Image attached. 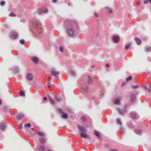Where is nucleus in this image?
Returning <instances> with one entry per match:
<instances>
[{
  "label": "nucleus",
  "instance_id": "60",
  "mask_svg": "<svg viewBox=\"0 0 151 151\" xmlns=\"http://www.w3.org/2000/svg\"><path fill=\"white\" fill-rule=\"evenodd\" d=\"M123 85H124V84H122V86Z\"/></svg>",
  "mask_w": 151,
  "mask_h": 151
},
{
  "label": "nucleus",
  "instance_id": "23",
  "mask_svg": "<svg viewBox=\"0 0 151 151\" xmlns=\"http://www.w3.org/2000/svg\"><path fill=\"white\" fill-rule=\"evenodd\" d=\"M77 127L78 129L81 131H84L85 130V129L83 128L82 126H80V125H77Z\"/></svg>",
  "mask_w": 151,
  "mask_h": 151
},
{
  "label": "nucleus",
  "instance_id": "51",
  "mask_svg": "<svg viewBox=\"0 0 151 151\" xmlns=\"http://www.w3.org/2000/svg\"><path fill=\"white\" fill-rule=\"evenodd\" d=\"M47 99V98L46 97H45L44 98L43 100L44 101H46Z\"/></svg>",
  "mask_w": 151,
  "mask_h": 151
},
{
  "label": "nucleus",
  "instance_id": "58",
  "mask_svg": "<svg viewBox=\"0 0 151 151\" xmlns=\"http://www.w3.org/2000/svg\"><path fill=\"white\" fill-rule=\"evenodd\" d=\"M51 79V78H49V80H50Z\"/></svg>",
  "mask_w": 151,
  "mask_h": 151
},
{
  "label": "nucleus",
  "instance_id": "52",
  "mask_svg": "<svg viewBox=\"0 0 151 151\" xmlns=\"http://www.w3.org/2000/svg\"><path fill=\"white\" fill-rule=\"evenodd\" d=\"M106 66L107 67H109V65L108 64H106Z\"/></svg>",
  "mask_w": 151,
  "mask_h": 151
},
{
  "label": "nucleus",
  "instance_id": "57",
  "mask_svg": "<svg viewBox=\"0 0 151 151\" xmlns=\"http://www.w3.org/2000/svg\"><path fill=\"white\" fill-rule=\"evenodd\" d=\"M47 151H51L50 150H47Z\"/></svg>",
  "mask_w": 151,
  "mask_h": 151
},
{
  "label": "nucleus",
  "instance_id": "14",
  "mask_svg": "<svg viewBox=\"0 0 151 151\" xmlns=\"http://www.w3.org/2000/svg\"><path fill=\"white\" fill-rule=\"evenodd\" d=\"M32 60L35 63H37L38 61V58L36 57H32L31 58Z\"/></svg>",
  "mask_w": 151,
  "mask_h": 151
},
{
  "label": "nucleus",
  "instance_id": "4",
  "mask_svg": "<svg viewBox=\"0 0 151 151\" xmlns=\"http://www.w3.org/2000/svg\"><path fill=\"white\" fill-rule=\"evenodd\" d=\"M130 115L133 119H138L139 118V115L135 111H132L130 113Z\"/></svg>",
  "mask_w": 151,
  "mask_h": 151
},
{
  "label": "nucleus",
  "instance_id": "32",
  "mask_svg": "<svg viewBox=\"0 0 151 151\" xmlns=\"http://www.w3.org/2000/svg\"><path fill=\"white\" fill-rule=\"evenodd\" d=\"M19 95L21 96L24 97L25 96V93L23 91L20 92Z\"/></svg>",
  "mask_w": 151,
  "mask_h": 151
},
{
  "label": "nucleus",
  "instance_id": "54",
  "mask_svg": "<svg viewBox=\"0 0 151 151\" xmlns=\"http://www.w3.org/2000/svg\"><path fill=\"white\" fill-rule=\"evenodd\" d=\"M31 130H32V131H33L34 130V128H31Z\"/></svg>",
  "mask_w": 151,
  "mask_h": 151
},
{
  "label": "nucleus",
  "instance_id": "56",
  "mask_svg": "<svg viewBox=\"0 0 151 151\" xmlns=\"http://www.w3.org/2000/svg\"><path fill=\"white\" fill-rule=\"evenodd\" d=\"M1 101L0 99V105H1Z\"/></svg>",
  "mask_w": 151,
  "mask_h": 151
},
{
  "label": "nucleus",
  "instance_id": "15",
  "mask_svg": "<svg viewBox=\"0 0 151 151\" xmlns=\"http://www.w3.org/2000/svg\"><path fill=\"white\" fill-rule=\"evenodd\" d=\"M46 149V147L45 146L41 145L39 148L38 150L39 151H41L42 150H45Z\"/></svg>",
  "mask_w": 151,
  "mask_h": 151
},
{
  "label": "nucleus",
  "instance_id": "41",
  "mask_svg": "<svg viewBox=\"0 0 151 151\" xmlns=\"http://www.w3.org/2000/svg\"><path fill=\"white\" fill-rule=\"evenodd\" d=\"M20 42L22 44H24L25 42L24 40L23 39H22L20 40Z\"/></svg>",
  "mask_w": 151,
  "mask_h": 151
},
{
  "label": "nucleus",
  "instance_id": "47",
  "mask_svg": "<svg viewBox=\"0 0 151 151\" xmlns=\"http://www.w3.org/2000/svg\"><path fill=\"white\" fill-rule=\"evenodd\" d=\"M110 151H118L116 149H111L110 150Z\"/></svg>",
  "mask_w": 151,
  "mask_h": 151
},
{
  "label": "nucleus",
  "instance_id": "38",
  "mask_svg": "<svg viewBox=\"0 0 151 151\" xmlns=\"http://www.w3.org/2000/svg\"><path fill=\"white\" fill-rule=\"evenodd\" d=\"M116 122L117 123H118V124H119L120 125H122V123L119 119H117L116 120Z\"/></svg>",
  "mask_w": 151,
  "mask_h": 151
},
{
  "label": "nucleus",
  "instance_id": "29",
  "mask_svg": "<svg viewBox=\"0 0 151 151\" xmlns=\"http://www.w3.org/2000/svg\"><path fill=\"white\" fill-rule=\"evenodd\" d=\"M131 45V43L129 42L127 44L125 47V48L127 50L128 49L129 47H130V46Z\"/></svg>",
  "mask_w": 151,
  "mask_h": 151
},
{
  "label": "nucleus",
  "instance_id": "26",
  "mask_svg": "<svg viewBox=\"0 0 151 151\" xmlns=\"http://www.w3.org/2000/svg\"><path fill=\"white\" fill-rule=\"evenodd\" d=\"M39 140L40 142L42 144H44L45 142V139L42 138H40Z\"/></svg>",
  "mask_w": 151,
  "mask_h": 151
},
{
  "label": "nucleus",
  "instance_id": "25",
  "mask_svg": "<svg viewBox=\"0 0 151 151\" xmlns=\"http://www.w3.org/2000/svg\"><path fill=\"white\" fill-rule=\"evenodd\" d=\"M57 111H58V113L59 114H63L64 113V110L60 109V108H58L57 109Z\"/></svg>",
  "mask_w": 151,
  "mask_h": 151
},
{
  "label": "nucleus",
  "instance_id": "43",
  "mask_svg": "<svg viewBox=\"0 0 151 151\" xmlns=\"http://www.w3.org/2000/svg\"><path fill=\"white\" fill-rule=\"evenodd\" d=\"M5 3V1H2L1 2V5L2 6H3L4 5Z\"/></svg>",
  "mask_w": 151,
  "mask_h": 151
},
{
  "label": "nucleus",
  "instance_id": "10",
  "mask_svg": "<svg viewBox=\"0 0 151 151\" xmlns=\"http://www.w3.org/2000/svg\"><path fill=\"white\" fill-rule=\"evenodd\" d=\"M130 101L132 103H134L136 101L135 96L134 94H132L130 96Z\"/></svg>",
  "mask_w": 151,
  "mask_h": 151
},
{
  "label": "nucleus",
  "instance_id": "37",
  "mask_svg": "<svg viewBox=\"0 0 151 151\" xmlns=\"http://www.w3.org/2000/svg\"><path fill=\"white\" fill-rule=\"evenodd\" d=\"M9 16L12 17H15L16 16V14L12 12H11L9 14Z\"/></svg>",
  "mask_w": 151,
  "mask_h": 151
},
{
  "label": "nucleus",
  "instance_id": "61",
  "mask_svg": "<svg viewBox=\"0 0 151 151\" xmlns=\"http://www.w3.org/2000/svg\"><path fill=\"white\" fill-rule=\"evenodd\" d=\"M150 61H151V59L150 60Z\"/></svg>",
  "mask_w": 151,
  "mask_h": 151
},
{
  "label": "nucleus",
  "instance_id": "31",
  "mask_svg": "<svg viewBox=\"0 0 151 151\" xmlns=\"http://www.w3.org/2000/svg\"><path fill=\"white\" fill-rule=\"evenodd\" d=\"M81 119L82 121L84 122L86 121V117L84 116H82L81 117Z\"/></svg>",
  "mask_w": 151,
  "mask_h": 151
},
{
  "label": "nucleus",
  "instance_id": "49",
  "mask_svg": "<svg viewBox=\"0 0 151 151\" xmlns=\"http://www.w3.org/2000/svg\"><path fill=\"white\" fill-rule=\"evenodd\" d=\"M94 14H95V15L96 17H98V15L96 14V13L95 12L94 13Z\"/></svg>",
  "mask_w": 151,
  "mask_h": 151
},
{
  "label": "nucleus",
  "instance_id": "3",
  "mask_svg": "<svg viewBox=\"0 0 151 151\" xmlns=\"http://www.w3.org/2000/svg\"><path fill=\"white\" fill-rule=\"evenodd\" d=\"M50 72L52 75L55 76L56 77H57L58 76L59 73L58 71H56L55 69V68H52Z\"/></svg>",
  "mask_w": 151,
  "mask_h": 151
},
{
  "label": "nucleus",
  "instance_id": "53",
  "mask_svg": "<svg viewBox=\"0 0 151 151\" xmlns=\"http://www.w3.org/2000/svg\"><path fill=\"white\" fill-rule=\"evenodd\" d=\"M60 99H57V101H60Z\"/></svg>",
  "mask_w": 151,
  "mask_h": 151
},
{
  "label": "nucleus",
  "instance_id": "21",
  "mask_svg": "<svg viewBox=\"0 0 151 151\" xmlns=\"http://www.w3.org/2000/svg\"><path fill=\"white\" fill-rule=\"evenodd\" d=\"M68 115L67 113H63L61 116V117L63 118L66 119L68 118Z\"/></svg>",
  "mask_w": 151,
  "mask_h": 151
},
{
  "label": "nucleus",
  "instance_id": "42",
  "mask_svg": "<svg viewBox=\"0 0 151 151\" xmlns=\"http://www.w3.org/2000/svg\"><path fill=\"white\" fill-rule=\"evenodd\" d=\"M63 49H64V48L63 47H60V50L62 52H63Z\"/></svg>",
  "mask_w": 151,
  "mask_h": 151
},
{
  "label": "nucleus",
  "instance_id": "50",
  "mask_svg": "<svg viewBox=\"0 0 151 151\" xmlns=\"http://www.w3.org/2000/svg\"><path fill=\"white\" fill-rule=\"evenodd\" d=\"M57 1V0H52V1L53 3L56 2Z\"/></svg>",
  "mask_w": 151,
  "mask_h": 151
},
{
  "label": "nucleus",
  "instance_id": "5",
  "mask_svg": "<svg viewBox=\"0 0 151 151\" xmlns=\"http://www.w3.org/2000/svg\"><path fill=\"white\" fill-rule=\"evenodd\" d=\"M112 39L114 42L115 43H117L120 40L119 36L116 35H115L113 36L112 37Z\"/></svg>",
  "mask_w": 151,
  "mask_h": 151
},
{
  "label": "nucleus",
  "instance_id": "6",
  "mask_svg": "<svg viewBox=\"0 0 151 151\" xmlns=\"http://www.w3.org/2000/svg\"><path fill=\"white\" fill-rule=\"evenodd\" d=\"M33 26L35 27V28L36 29V31H37V32L39 34H40L42 33V32L41 31L42 30L41 28L38 26L37 24H36L35 23L33 24Z\"/></svg>",
  "mask_w": 151,
  "mask_h": 151
},
{
  "label": "nucleus",
  "instance_id": "28",
  "mask_svg": "<svg viewBox=\"0 0 151 151\" xmlns=\"http://www.w3.org/2000/svg\"><path fill=\"white\" fill-rule=\"evenodd\" d=\"M142 87L146 89L149 90L151 86H147L146 85H144L142 86Z\"/></svg>",
  "mask_w": 151,
  "mask_h": 151
},
{
  "label": "nucleus",
  "instance_id": "12",
  "mask_svg": "<svg viewBox=\"0 0 151 151\" xmlns=\"http://www.w3.org/2000/svg\"><path fill=\"white\" fill-rule=\"evenodd\" d=\"M16 116L17 119L20 120L23 118L24 115L22 114H19L16 115Z\"/></svg>",
  "mask_w": 151,
  "mask_h": 151
},
{
  "label": "nucleus",
  "instance_id": "44",
  "mask_svg": "<svg viewBox=\"0 0 151 151\" xmlns=\"http://www.w3.org/2000/svg\"><path fill=\"white\" fill-rule=\"evenodd\" d=\"M108 11L110 13H111L113 12L109 8L108 9Z\"/></svg>",
  "mask_w": 151,
  "mask_h": 151
},
{
  "label": "nucleus",
  "instance_id": "22",
  "mask_svg": "<svg viewBox=\"0 0 151 151\" xmlns=\"http://www.w3.org/2000/svg\"><path fill=\"white\" fill-rule=\"evenodd\" d=\"M36 132H37V134L42 137H44L45 136V134L43 132H40V131H37Z\"/></svg>",
  "mask_w": 151,
  "mask_h": 151
},
{
  "label": "nucleus",
  "instance_id": "34",
  "mask_svg": "<svg viewBox=\"0 0 151 151\" xmlns=\"http://www.w3.org/2000/svg\"><path fill=\"white\" fill-rule=\"evenodd\" d=\"M139 87V86L138 85H132L131 86V87L134 89H136L138 88Z\"/></svg>",
  "mask_w": 151,
  "mask_h": 151
},
{
  "label": "nucleus",
  "instance_id": "33",
  "mask_svg": "<svg viewBox=\"0 0 151 151\" xmlns=\"http://www.w3.org/2000/svg\"><path fill=\"white\" fill-rule=\"evenodd\" d=\"M70 73L71 75L72 76H74L75 75V71L73 70H70Z\"/></svg>",
  "mask_w": 151,
  "mask_h": 151
},
{
  "label": "nucleus",
  "instance_id": "48",
  "mask_svg": "<svg viewBox=\"0 0 151 151\" xmlns=\"http://www.w3.org/2000/svg\"><path fill=\"white\" fill-rule=\"evenodd\" d=\"M104 145L106 147H108V145L107 143H106L104 144Z\"/></svg>",
  "mask_w": 151,
  "mask_h": 151
},
{
  "label": "nucleus",
  "instance_id": "39",
  "mask_svg": "<svg viewBox=\"0 0 151 151\" xmlns=\"http://www.w3.org/2000/svg\"><path fill=\"white\" fill-rule=\"evenodd\" d=\"M24 126L25 127H29L31 126V124L30 123H29V124H24Z\"/></svg>",
  "mask_w": 151,
  "mask_h": 151
},
{
  "label": "nucleus",
  "instance_id": "17",
  "mask_svg": "<svg viewBox=\"0 0 151 151\" xmlns=\"http://www.w3.org/2000/svg\"><path fill=\"white\" fill-rule=\"evenodd\" d=\"M134 132L138 134H140L142 133V131L139 129H136L134 130Z\"/></svg>",
  "mask_w": 151,
  "mask_h": 151
},
{
  "label": "nucleus",
  "instance_id": "36",
  "mask_svg": "<svg viewBox=\"0 0 151 151\" xmlns=\"http://www.w3.org/2000/svg\"><path fill=\"white\" fill-rule=\"evenodd\" d=\"M150 2V4H151V0H145L144 1V3L145 4H146L148 2Z\"/></svg>",
  "mask_w": 151,
  "mask_h": 151
},
{
  "label": "nucleus",
  "instance_id": "55",
  "mask_svg": "<svg viewBox=\"0 0 151 151\" xmlns=\"http://www.w3.org/2000/svg\"><path fill=\"white\" fill-rule=\"evenodd\" d=\"M95 67V65H93V66H91V68H94Z\"/></svg>",
  "mask_w": 151,
  "mask_h": 151
},
{
  "label": "nucleus",
  "instance_id": "13",
  "mask_svg": "<svg viewBox=\"0 0 151 151\" xmlns=\"http://www.w3.org/2000/svg\"><path fill=\"white\" fill-rule=\"evenodd\" d=\"M17 36V34L16 32H13L12 33L11 37L12 38H16Z\"/></svg>",
  "mask_w": 151,
  "mask_h": 151
},
{
  "label": "nucleus",
  "instance_id": "45",
  "mask_svg": "<svg viewBox=\"0 0 151 151\" xmlns=\"http://www.w3.org/2000/svg\"><path fill=\"white\" fill-rule=\"evenodd\" d=\"M48 87L49 88H50V86H51V84L50 83H48Z\"/></svg>",
  "mask_w": 151,
  "mask_h": 151
},
{
  "label": "nucleus",
  "instance_id": "30",
  "mask_svg": "<svg viewBox=\"0 0 151 151\" xmlns=\"http://www.w3.org/2000/svg\"><path fill=\"white\" fill-rule=\"evenodd\" d=\"M14 72L15 73H18L19 72L18 68L17 67H15L14 68Z\"/></svg>",
  "mask_w": 151,
  "mask_h": 151
},
{
  "label": "nucleus",
  "instance_id": "7",
  "mask_svg": "<svg viewBox=\"0 0 151 151\" xmlns=\"http://www.w3.org/2000/svg\"><path fill=\"white\" fill-rule=\"evenodd\" d=\"M80 135L81 137L83 138H88V139H91V137L88 134H87L85 133L84 132H82L80 133Z\"/></svg>",
  "mask_w": 151,
  "mask_h": 151
},
{
  "label": "nucleus",
  "instance_id": "19",
  "mask_svg": "<svg viewBox=\"0 0 151 151\" xmlns=\"http://www.w3.org/2000/svg\"><path fill=\"white\" fill-rule=\"evenodd\" d=\"M88 84H90L91 83H92L93 82V80L89 76H88Z\"/></svg>",
  "mask_w": 151,
  "mask_h": 151
},
{
  "label": "nucleus",
  "instance_id": "20",
  "mask_svg": "<svg viewBox=\"0 0 151 151\" xmlns=\"http://www.w3.org/2000/svg\"><path fill=\"white\" fill-rule=\"evenodd\" d=\"M47 12V10L46 9L45 10L43 11L41 9H39L38 10V14H40L42 12L46 13Z\"/></svg>",
  "mask_w": 151,
  "mask_h": 151
},
{
  "label": "nucleus",
  "instance_id": "1",
  "mask_svg": "<svg viewBox=\"0 0 151 151\" xmlns=\"http://www.w3.org/2000/svg\"><path fill=\"white\" fill-rule=\"evenodd\" d=\"M78 23L76 21H71L67 23L65 28L69 36H72L74 35L75 29L78 27Z\"/></svg>",
  "mask_w": 151,
  "mask_h": 151
},
{
  "label": "nucleus",
  "instance_id": "9",
  "mask_svg": "<svg viewBox=\"0 0 151 151\" xmlns=\"http://www.w3.org/2000/svg\"><path fill=\"white\" fill-rule=\"evenodd\" d=\"M6 128V124L4 122L1 123L0 124V129L2 130H4Z\"/></svg>",
  "mask_w": 151,
  "mask_h": 151
},
{
  "label": "nucleus",
  "instance_id": "35",
  "mask_svg": "<svg viewBox=\"0 0 151 151\" xmlns=\"http://www.w3.org/2000/svg\"><path fill=\"white\" fill-rule=\"evenodd\" d=\"M150 48L148 47H146L145 48V50L146 52H148L150 50Z\"/></svg>",
  "mask_w": 151,
  "mask_h": 151
},
{
  "label": "nucleus",
  "instance_id": "24",
  "mask_svg": "<svg viewBox=\"0 0 151 151\" xmlns=\"http://www.w3.org/2000/svg\"><path fill=\"white\" fill-rule=\"evenodd\" d=\"M48 98L50 100V102L51 103L53 104H55V102L54 101V99H52L50 96H48Z\"/></svg>",
  "mask_w": 151,
  "mask_h": 151
},
{
  "label": "nucleus",
  "instance_id": "8",
  "mask_svg": "<svg viewBox=\"0 0 151 151\" xmlns=\"http://www.w3.org/2000/svg\"><path fill=\"white\" fill-rule=\"evenodd\" d=\"M33 76L30 73H29L27 74L26 78L29 81H32L33 79Z\"/></svg>",
  "mask_w": 151,
  "mask_h": 151
},
{
  "label": "nucleus",
  "instance_id": "27",
  "mask_svg": "<svg viewBox=\"0 0 151 151\" xmlns=\"http://www.w3.org/2000/svg\"><path fill=\"white\" fill-rule=\"evenodd\" d=\"M93 133L97 137H99L100 134L99 132L95 130L93 132Z\"/></svg>",
  "mask_w": 151,
  "mask_h": 151
},
{
  "label": "nucleus",
  "instance_id": "59",
  "mask_svg": "<svg viewBox=\"0 0 151 151\" xmlns=\"http://www.w3.org/2000/svg\"><path fill=\"white\" fill-rule=\"evenodd\" d=\"M68 5H69V6H70V4H69V3L68 4Z\"/></svg>",
  "mask_w": 151,
  "mask_h": 151
},
{
  "label": "nucleus",
  "instance_id": "18",
  "mask_svg": "<svg viewBox=\"0 0 151 151\" xmlns=\"http://www.w3.org/2000/svg\"><path fill=\"white\" fill-rule=\"evenodd\" d=\"M122 99L119 98V99H117L114 101V103L116 104H118L120 103V100H121Z\"/></svg>",
  "mask_w": 151,
  "mask_h": 151
},
{
  "label": "nucleus",
  "instance_id": "2",
  "mask_svg": "<svg viewBox=\"0 0 151 151\" xmlns=\"http://www.w3.org/2000/svg\"><path fill=\"white\" fill-rule=\"evenodd\" d=\"M127 106L126 105L125 107L123 109H122L120 108H118L117 109L119 111L120 114L121 115H124L125 113L127 112L126 109Z\"/></svg>",
  "mask_w": 151,
  "mask_h": 151
},
{
  "label": "nucleus",
  "instance_id": "11",
  "mask_svg": "<svg viewBox=\"0 0 151 151\" xmlns=\"http://www.w3.org/2000/svg\"><path fill=\"white\" fill-rule=\"evenodd\" d=\"M81 88L85 92H88V87L86 85L83 84Z\"/></svg>",
  "mask_w": 151,
  "mask_h": 151
},
{
  "label": "nucleus",
  "instance_id": "16",
  "mask_svg": "<svg viewBox=\"0 0 151 151\" xmlns=\"http://www.w3.org/2000/svg\"><path fill=\"white\" fill-rule=\"evenodd\" d=\"M135 40L136 42L137 45H139L141 43V40L139 38L135 37Z\"/></svg>",
  "mask_w": 151,
  "mask_h": 151
},
{
  "label": "nucleus",
  "instance_id": "40",
  "mask_svg": "<svg viewBox=\"0 0 151 151\" xmlns=\"http://www.w3.org/2000/svg\"><path fill=\"white\" fill-rule=\"evenodd\" d=\"M132 78V77L131 76H129V77L126 78V81H128L129 80H131Z\"/></svg>",
  "mask_w": 151,
  "mask_h": 151
},
{
  "label": "nucleus",
  "instance_id": "46",
  "mask_svg": "<svg viewBox=\"0 0 151 151\" xmlns=\"http://www.w3.org/2000/svg\"><path fill=\"white\" fill-rule=\"evenodd\" d=\"M129 126L130 127H133L132 125L131 124V123H129Z\"/></svg>",
  "mask_w": 151,
  "mask_h": 151
}]
</instances>
